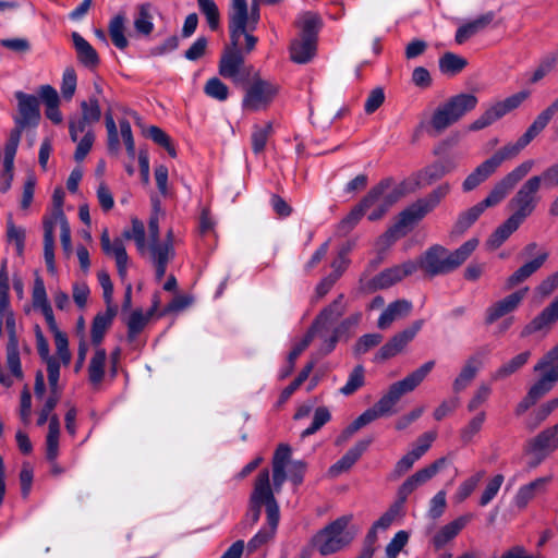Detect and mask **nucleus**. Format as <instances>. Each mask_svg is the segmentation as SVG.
I'll return each mask as SVG.
<instances>
[{
    "label": "nucleus",
    "instance_id": "ea45409f",
    "mask_svg": "<svg viewBox=\"0 0 558 558\" xmlns=\"http://www.w3.org/2000/svg\"><path fill=\"white\" fill-rule=\"evenodd\" d=\"M296 25L301 29L300 37L317 40V34L322 27V20L318 14L305 12L299 16Z\"/></svg>",
    "mask_w": 558,
    "mask_h": 558
},
{
    "label": "nucleus",
    "instance_id": "dca6fc26",
    "mask_svg": "<svg viewBox=\"0 0 558 558\" xmlns=\"http://www.w3.org/2000/svg\"><path fill=\"white\" fill-rule=\"evenodd\" d=\"M423 327V320H415L407 329L396 333L387 343H385L374 356V361L379 363L389 360L399 354L410 341L414 339L416 333Z\"/></svg>",
    "mask_w": 558,
    "mask_h": 558
},
{
    "label": "nucleus",
    "instance_id": "5fc2aeb1",
    "mask_svg": "<svg viewBox=\"0 0 558 558\" xmlns=\"http://www.w3.org/2000/svg\"><path fill=\"white\" fill-rule=\"evenodd\" d=\"M485 209L486 208L480 202L475 206L462 213L456 222L457 231L464 232L466 229H469L478 219Z\"/></svg>",
    "mask_w": 558,
    "mask_h": 558
},
{
    "label": "nucleus",
    "instance_id": "2f4dec72",
    "mask_svg": "<svg viewBox=\"0 0 558 558\" xmlns=\"http://www.w3.org/2000/svg\"><path fill=\"white\" fill-rule=\"evenodd\" d=\"M411 308L412 304L405 300H397L390 303L379 316L377 327L381 330L388 329L395 320L407 316Z\"/></svg>",
    "mask_w": 558,
    "mask_h": 558
},
{
    "label": "nucleus",
    "instance_id": "473e14b6",
    "mask_svg": "<svg viewBox=\"0 0 558 558\" xmlns=\"http://www.w3.org/2000/svg\"><path fill=\"white\" fill-rule=\"evenodd\" d=\"M72 40L78 61L87 68H96L99 64V57L93 46L77 32L72 33Z\"/></svg>",
    "mask_w": 558,
    "mask_h": 558
},
{
    "label": "nucleus",
    "instance_id": "603ef678",
    "mask_svg": "<svg viewBox=\"0 0 558 558\" xmlns=\"http://www.w3.org/2000/svg\"><path fill=\"white\" fill-rule=\"evenodd\" d=\"M504 482L505 477L502 474H496L490 477L480 496L478 505L481 507H486L489 502H492L500 490Z\"/></svg>",
    "mask_w": 558,
    "mask_h": 558
},
{
    "label": "nucleus",
    "instance_id": "37998d69",
    "mask_svg": "<svg viewBox=\"0 0 558 558\" xmlns=\"http://www.w3.org/2000/svg\"><path fill=\"white\" fill-rule=\"evenodd\" d=\"M135 31L144 36H149L154 31L151 4L141 3L137 5V14L133 22Z\"/></svg>",
    "mask_w": 558,
    "mask_h": 558
},
{
    "label": "nucleus",
    "instance_id": "4468645a",
    "mask_svg": "<svg viewBox=\"0 0 558 558\" xmlns=\"http://www.w3.org/2000/svg\"><path fill=\"white\" fill-rule=\"evenodd\" d=\"M174 235L173 230L169 229L166 233V238L159 242L153 243L149 247V260L155 267L156 280L161 281L166 275L168 264L174 258Z\"/></svg>",
    "mask_w": 558,
    "mask_h": 558
},
{
    "label": "nucleus",
    "instance_id": "3c124183",
    "mask_svg": "<svg viewBox=\"0 0 558 558\" xmlns=\"http://www.w3.org/2000/svg\"><path fill=\"white\" fill-rule=\"evenodd\" d=\"M107 360L106 350L102 348L96 349L89 365H88V374L89 379L94 383H100L104 374H105V365Z\"/></svg>",
    "mask_w": 558,
    "mask_h": 558
},
{
    "label": "nucleus",
    "instance_id": "09e8293b",
    "mask_svg": "<svg viewBox=\"0 0 558 558\" xmlns=\"http://www.w3.org/2000/svg\"><path fill=\"white\" fill-rule=\"evenodd\" d=\"M124 238L133 240L141 255H148V241L146 242V233L144 223L137 218L132 219V228L123 232Z\"/></svg>",
    "mask_w": 558,
    "mask_h": 558
},
{
    "label": "nucleus",
    "instance_id": "58836bf2",
    "mask_svg": "<svg viewBox=\"0 0 558 558\" xmlns=\"http://www.w3.org/2000/svg\"><path fill=\"white\" fill-rule=\"evenodd\" d=\"M125 22L124 13H119L110 20L108 26L112 44L120 50H124L129 46V40L125 37Z\"/></svg>",
    "mask_w": 558,
    "mask_h": 558
},
{
    "label": "nucleus",
    "instance_id": "aec40b11",
    "mask_svg": "<svg viewBox=\"0 0 558 558\" xmlns=\"http://www.w3.org/2000/svg\"><path fill=\"white\" fill-rule=\"evenodd\" d=\"M417 269V263L408 260L401 265L387 268L375 276L372 280L374 289H386L402 280L404 277L412 275Z\"/></svg>",
    "mask_w": 558,
    "mask_h": 558
},
{
    "label": "nucleus",
    "instance_id": "6e6552de",
    "mask_svg": "<svg viewBox=\"0 0 558 558\" xmlns=\"http://www.w3.org/2000/svg\"><path fill=\"white\" fill-rule=\"evenodd\" d=\"M251 81V84L245 90L242 100V107L245 110L258 111L265 109L276 97L278 87L270 81L260 77L259 72L254 69L251 74L242 83H234L235 85H244Z\"/></svg>",
    "mask_w": 558,
    "mask_h": 558
},
{
    "label": "nucleus",
    "instance_id": "5701e85b",
    "mask_svg": "<svg viewBox=\"0 0 558 558\" xmlns=\"http://www.w3.org/2000/svg\"><path fill=\"white\" fill-rule=\"evenodd\" d=\"M472 514H463L441 526L433 536L432 544L435 549H441L451 542L470 522Z\"/></svg>",
    "mask_w": 558,
    "mask_h": 558
},
{
    "label": "nucleus",
    "instance_id": "b1692460",
    "mask_svg": "<svg viewBox=\"0 0 558 558\" xmlns=\"http://www.w3.org/2000/svg\"><path fill=\"white\" fill-rule=\"evenodd\" d=\"M280 515H277L275 506L268 511V523L263 526L247 543L246 549L252 554L274 539L279 524Z\"/></svg>",
    "mask_w": 558,
    "mask_h": 558
},
{
    "label": "nucleus",
    "instance_id": "cd10ccee",
    "mask_svg": "<svg viewBox=\"0 0 558 558\" xmlns=\"http://www.w3.org/2000/svg\"><path fill=\"white\" fill-rule=\"evenodd\" d=\"M291 457V448L280 444L272 458V482L276 492H279L287 478L286 466Z\"/></svg>",
    "mask_w": 558,
    "mask_h": 558
},
{
    "label": "nucleus",
    "instance_id": "72a5a7b5",
    "mask_svg": "<svg viewBox=\"0 0 558 558\" xmlns=\"http://www.w3.org/2000/svg\"><path fill=\"white\" fill-rule=\"evenodd\" d=\"M317 40L299 37L291 43L290 56L295 63H307L315 56Z\"/></svg>",
    "mask_w": 558,
    "mask_h": 558
},
{
    "label": "nucleus",
    "instance_id": "7ed1b4c3",
    "mask_svg": "<svg viewBox=\"0 0 558 558\" xmlns=\"http://www.w3.org/2000/svg\"><path fill=\"white\" fill-rule=\"evenodd\" d=\"M477 245V239L468 240L453 252L441 245H433L423 254L417 267L432 277L451 272L469 258Z\"/></svg>",
    "mask_w": 558,
    "mask_h": 558
},
{
    "label": "nucleus",
    "instance_id": "69168bd1",
    "mask_svg": "<svg viewBox=\"0 0 558 558\" xmlns=\"http://www.w3.org/2000/svg\"><path fill=\"white\" fill-rule=\"evenodd\" d=\"M403 510H404V507L398 502V501H395L390 507L389 509L381 514V517L374 522V526L375 529H378V530H386L388 529L392 522L401 517L403 514Z\"/></svg>",
    "mask_w": 558,
    "mask_h": 558
},
{
    "label": "nucleus",
    "instance_id": "4c0bfd02",
    "mask_svg": "<svg viewBox=\"0 0 558 558\" xmlns=\"http://www.w3.org/2000/svg\"><path fill=\"white\" fill-rule=\"evenodd\" d=\"M61 386H35V396L43 402L41 410L51 414L61 398Z\"/></svg>",
    "mask_w": 558,
    "mask_h": 558
},
{
    "label": "nucleus",
    "instance_id": "a211bd4d",
    "mask_svg": "<svg viewBox=\"0 0 558 558\" xmlns=\"http://www.w3.org/2000/svg\"><path fill=\"white\" fill-rule=\"evenodd\" d=\"M558 448V424L541 432L536 437L531 439L527 450L532 453L536 461L533 466L541 463L549 453Z\"/></svg>",
    "mask_w": 558,
    "mask_h": 558
},
{
    "label": "nucleus",
    "instance_id": "a18cd8bd",
    "mask_svg": "<svg viewBox=\"0 0 558 558\" xmlns=\"http://www.w3.org/2000/svg\"><path fill=\"white\" fill-rule=\"evenodd\" d=\"M485 474L484 470H480L461 482L453 495L454 502L461 504L466 500L477 488L478 484L485 477Z\"/></svg>",
    "mask_w": 558,
    "mask_h": 558
},
{
    "label": "nucleus",
    "instance_id": "bf43d9fd",
    "mask_svg": "<svg viewBox=\"0 0 558 558\" xmlns=\"http://www.w3.org/2000/svg\"><path fill=\"white\" fill-rule=\"evenodd\" d=\"M23 131L13 128L9 134L8 141L4 146V159L7 168L14 163V158L21 142Z\"/></svg>",
    "mask_w": 558,
    "mask_h": 558
},
{
    "label": "nucleus",
    "instance_id": "9b49d317",
    "mask_svg": "<svg viewBox=\"0 0 558 558\" xmlns=\"http://www.w3.org/2000/svg\"><path fill=\"white\" fill-rule=\"evenodd\" d=\"M94 123L81 116L70 118L69 134L73 142L77 143L74 159L83 161L90 151L95 142V133L93 131Z\"/></svg>",
    "mask_w": 558,
    "mask_h": 558
},
{
    "label": "nucleus",
    "instance_id": "f8f14e48",
    "mask_svg": "<svg viewBox=\"0 0 558 558\" xmlns=\"http://www.w3.org/2000/svg\"><path fill=\"white\" fill-rule=\"evenodd\" d=\"M17 113L13 117L14 128L21 131L36 128L40 121L39 100L36 96L24 92H15Z\"/></svg>",
    "mask_w": 558,
    "mask_h": 558
},
{
    "label": "nucleus",
    "instance_id": "20e7f679",
    "mask_svg": "<svg viewBox=\"0 0 558 558\" xmlns=\"http://www.w3.org/2000/svg\"><path fill=\"white\" fill-rule=\"evenodd\" d=\"M407 192L405 183L392 187L391 179H384L361 201L368 220L381 219L389 208Z\"/></svg>",
    "mask_w": 558,
    "mask_h": 558
},
{
    "label": "nucleus",
    "instance_id": "c9c22d12",
    "mask_svg": "<svg viewBox=\"0 0 558 558\" xmlns=\"http://www.w3.org/2000/svg\"><path fill=\"white\" fill-rule=\"evenodd\" d=\"M521 221L510 216L502 225H500L488 238L486 244L490 250L500 247L508 238L519 229Z\"/></svg>",
    "mask_w": 558,
    "mask_h": 558
},
{
    "label": "nucleus",
    "instance_id": "338daca9",
    "mask_svg": "<svg viewBox=\"0 0 558 558\" xmlns=\"http://www.w3.org/2000/svg\"><path fill=\"white\" fill-rule=\"evenodd\" d=\"M77 76L73 68H66L62 74L61 94L64 99L71 100L76 92Z\"/></svg>",
    "mask_w": 558,
    "mask_h": 558
},
{
    "label": "nucleus",
    "instance_id": "864d4df0",
    "mask_svg": "<svg viewBox=\"0 0 558 558\" xmlns=\"http://www.w3.org/2000/svg\"><path fill=\"white\" fill-rule=\"evenodd\" d=\"M198 9L205 15L208 26L216 31L220 24V14L214 0H197Z\"/></svg>",
    "mask_w": 558,
    "mask_h": 558
},
{
    "label": "nucleus",
    "instance_id": "1a4fd4ad",
    "mask_svg": "<svg viewBox=\"0 0 558 558\" xmlns=\"http://www.w3.org/2000/svg\"><path fill=\"white\" fill-rule=\"evenodd\" d=\"M541 189V177L534 175L527 179L510 199L509 206L513 209L511 215L523 222L535 210Z\"/></svg>",
    "mask_w": 558,
    "mask_h": 558
},
{
    "label": "nucleus",
    "instance_id": "680f3d73",
    "mask_svg": "<svg viewBox=\"0 0 558 558\" xmlns=\"http://www.w3.org/2000/svg\"><path fill=\"white\" fill-rule=\"evenodd\" d=\"M512 189L501 179L494 185L489 194L484 198L481 204L485 207H493L498 205Z\"/></svg>",
    "mask_w": 558,
    "mask_h": 558
},
{
    "label": "nucleus",
    "instance_id": "f3484780",
    "mask_svg": "<svg viewBox=\"0 0 558 558\" xmlns=\"http://www.w3.org/2000/svg\"><path fill=\"white\" fill-rule=\"evenodd\" d=\"M414 387L415 386H392L391 389L378 400V402L363 413L369 417L371 423L379 417L390 416L397 413L398 410L396 407L398 402L402 396L411 392Z\"/></svg>",
    "mask_w": 558,
    "mask_h": 558
},
{
    "label": "nucleus",
    "instance_id": "39448f33",
    "mask_svg": "<svg viewBox=\"0 0 558 558\" xmlns=\"http://www.w3.org/2000/svg\"><path fill=\"white\" fill-rule=\"evenodd\" d=\"M262 506L266 507V521L268 522V511L275 506L277 515H280L279 506L274 496L269 481V471L264 469L256 477L254 489L250 497V508L245 514L243 524L253 526L260 518Z\"/></svg>",
    "mask_w": 558,
    "mask_h": 558
},
{
    "label": "nucleus",
    "instance_id": "c03bdc74",
    "mask_svg": "<svg viewBox=\"0 0 558 558\" xmlns=\"http://www.w3.org/2000/svg\"><path fill=\"white\" fill-rule=\"evenodd\" d=\"M343 300L344 295L340 294L329 306L324 308L313 324L314 328L318 329L319 326H324L325 324L333 322L342 316L345 311Z\"/></svg>",
    "mask_w": 558,
    "mask_h": 558
},
{
    "label": "nucleus",
    "instance_id": "c756f323",
    "mask_svg": "<svg viewBox=\"0 0 558 558\" xmlns=\"http://www.w3.org/2000/svg\"><path fill=\"white\" fill-rule=\"evenodd\" d=\"M494 17L495 14L493 12H487L464 23L457 29L454 37L456 43L459 45L464 44L468 39L484 31L493 22Z\"/></svg>",
    "mask_w": 558,
    "mask_h": 558
},
{
    "label": "nucleus",
    "instance_id": "ddd939ff",
    "mask_svg": "<svg viewBox=\"0 0 558 558\" xmlns=\"http://www.w3.org/2000/svg\"><path fill=\"white\" fill-rule=\"evenodd\" d=\"M537 248L538 245L535 242L529 243L523 248L522 254L524 256H532L534 253H536V256L534 259L523 264L511 276L508 277L506 281L507 289H512L513 287L524 282L545 264L549 254L545 250L537 251Z\"/></svg>",
    "mask_w": 558,
    "mask_h": 558
},
{
    "label": "nucleus",
    "instance_id": "49530a36",
    "mask_svg": "<svg viewBox=\"0 0 558 558\" xmlns=\"http://www.w3.org/2000/svg\"><path fill=\"white\" fill-rule=\"evenodd\" d=\"M531 356L530 351H524L502 364L494 374L495 380H506L510 375L518 372Z\"/></svg>",
    "mask_w": 558,
    "mask_h": 558
},
{
    "label": "nucleus",
    "instance_id": "79ce46f5",
    "mask_svg": "<svg viewBox=\"0 0 558 558\" xmlns=\"http://www.w3.org/2000/svg\"><path fill=\"white\" fill-rule=\"evenodd\" d=\"M113 316L114 312L111 308H108L106 313H99L95 316L90 330L92 343L94 345L98 347L101 343L106 331L112 323Z\"/></svg>",
    "mask_w": 558,
    "mask_h": 558
},
{
    "label": "nucleus",
    "instance_id": "e433bc0d",
    "mask_svg": "<svg viewBox=\"0 0 558 558\" xmlns=\"http://www.w3.org/2000/svg\"><path fill=\"white\" fill-rule=\"evenodd\" d=\"M496 166L488 158L480 166L475 168V170L470 173L465 180L463 181L462 189L464 192H470L477 187L482 182H484L490 174L496 171Z\"/></svg>",
    "mask_w": 558,
    "mask_h": 558
},
{
    "label": "nucleus",
    "instance_id": "0eeeda50",
    "mask_svg": "<svg viewBox=\"0 0 558 558\" xmlns=\"http://www.w3.org/2000/svg\"><path fill=\"white\" fill-rule=\"evenodd\" d=\"M477 102V97L472 94L456 95L437 108L430 124L437 132H441L460 120L466 112L473 110Z\"/></svg>",
    "mask_w": 558,
    "mask_h": 558
},
{
    "label": "nucleus",
    "instance_id": "6e6d98bb",
    "mask_svg": "<svg viewBox=\"0 0 558 558\" xmlns=\"http://www.w3.org/2000/svg\"><path fill=\"white\" fill-rule=\"evenodd\" d=\"M81 117L92 121L93 123H97L101 119V108L99 105V99L96 96H90L87 100H82L80 102Z\"/></svg>",
    "mask_w": 558,
    "mask_h": 558
},
{
    "label": "nucleus",
    "instance_id": "8fccbe9b",
    "mask_svg": "<svg viewBox=\"0 0 558 558\" xmlns=\"http://www.w3.org/2000/svg\"><path fill=\"white\" fill-rule=\"evenodd\" d=\"M466 59L453 52H446L439 59V70L444 74H458L466 66Z\"/></svg>",
    "mask_w": 558,
    "mask_h": 558
},
{
    "label": "nucleus",
    "instance_id": "774afa93",
    "mask_svg": "<svg viewBox=\"0 0 558 558\" xmlns=\"http://www.w3.org/2000/svg\"><path fill=\"white\" fill-rule=\"evenodd\" d=\"M146 135L151 138L156 144L162 146L171 157L177 156L174 146L170 137L158 126L151 125L146 130Z\"/></svg>",
    "mask_w": 558,
    "mask_h": 558
},
{
    "label": "nucleus",
    "instance_id": "bb28decb",
    "mask_svg": "<svg viewBox=\"0 0 558 558\" xmlns=\"http://www.w3.org/2000/svg\"><path fill=\"white\" fill-rule=\"evenodd\" d=\"M372 439H363L357 441L347 453L332 464L329 469L331 476H338L342 472L348 471L351 466L361 458V456L367 450Z\"/></svg>",
    "mask_w": 558,
    "mask_h": 558
},
{
    "label": "nucleus",
    "instance_id": "6ab92c4d",
    "mask_svg": "<svg viewBox=\"0 0 558 558\" xmlns=\"http://www.w3.org/2000/svg\"><path fill=\"white\" fill-rule=\"evenodd\" d=\"M527 291L529 288L525 287L493 303L486 310L485 323L487 325H490L498 320L499 318L515 311L520 303L522 302V300L525 298Z\"/></svg>",
    "mask_w": 558,
    "mask_h": 558
},
{
    "label": "nucleus",
    "instance_id": "a878e982",
    "mask_svg": "<svg viewBox=\"0 0 558 558\" xmlns=\"http://www.w3.org/2000/svg\"><path fill=\"white\" fill-rule=\"evenodd\" d=\"M539 375L538 384H551L558 381V344L549 350L534 366Z\"/></svg>",
    "mask_w": 558,
    "mask_h": 558
},
{
    "label": "nucleus",
    "instance_id": "a19ab883",
    "mask_svg": "<svg viewBox=\"0 0 558 558\" xmlns=\"http://www.w3.org/2000/svg\"><path fill=\"white\" fill-rule=\"evenodd\" d=\"M532 141L523 134L515 143H510L500 148L489 159L498 168L506 159L514 158L520 151L525 148Z\"/></svg>",
    "mask_w": 558,
    "mask_h": 558
},
{
    "label": "nucleus",
    "instance_id": "f257e3e1",
    "mask_svg": "<svg viewBox=\"0 0 558 558\" xmlns=\"http://www.w3.org/2000/svg\"><path fill=\"white\" fill-rule=\"evenodd\" d=\"M259 4L252 0L248 11L246 0H231L228 13L230 46L226 47L219 60V74L232 81L242 83L251 74L253 65L246 64L244 53H251L258 41L252 34L259 21Z\"/></svg>",
    "mask_w": 558,
    "mask_h": 558
},
{
    "label": "nucleus",
    "instance_id": "4d7b16f0",
    "mask_svg": "<svg viewBox=\"0 0 558 558\" xmlns=\"http://www.w3.org/2000/svg\"><path fill=\"white\" fill-rule=\"evenodd\" d=\"M205 94L218 101H225L229 97L228 86L218 77L209 78L204 86Z\"/></svg>",
    "mask_w": 558,
    "mask_h": 558
},
{
    "label": "nucleus",
    "instance_id": "412c9836",
    "mask_svg": "<svg viewBox=\"0 0 558 558\" xmlns=\"http://www.w3.org/2000/svg\"><path fill=\"white\" fill-rule=\"evenodd\" d=\"M100 244L105 254L114 256L118 274L122 279H124L128 274L129 256L123 241L117 238L111 242L108 230L104 229L100 236Z\"/></svg>",
    "mask_w": 558,
    "mask_h": 558
},
{
    "label": "nucleus",
    "instance_id": "052dcab7",
    "mask_svg": "<svg viewBox=\"0 0 558 558\" xmlns=\"http://www.w3.org/2000/svg\"><path fill=\"white\" fill-rule=\"evenodd\" d=\"M558 62V52L548 54L544 57L536 69L534 70L532 76L530 77V83L535 84L549 74L556 66Z\"/></svg>",
    "mask_w": 558,
    "mask_h": 558
},
{
    "label": "nucleus",
    "instance_id": "de8ad7c7",
    "mask_svg": "<svg viewBox=\"0 0 558 558\" xmlns=\"http://www.w3.org/2000/svg\"><path fill=\"white\" fill-rule=\"evenodd\" d=\"M9 340L7 344L8 353V366L10 372L16 380H21L23 377L22 367L19 356V340L16 333L8 335Z\"/></svg>",
    "mask_w": 558,
    "mask_h": 558
},
{
    "label": "nucleus",
    "instance_id": "e2e57ef3",
    "mask_svg": "<svg viewBox=\"0 0 558 558\" xmlns=\"http://www.w3.org/2000/svg\"><path fill=\"white\" fill-rule=\"evenodd\" d=\"M105 123L108 134L107 145L108 149L112 154H118L120 149V140H119V133L118 128L116 124V121L113 119L112 112L108 110L105 114Z\"/></svg>",
    "mask_w": 558,
    "mask_h": 558
},
{
    "label": "nucleus",
    "instance_id": "13d9d810",
    "mask_svg": "<svg viewBox=\"0 0 558 558\" xmlns=\"http://www.w3.org/2000/svg\"><path fill=\"white\" fill-rule=\"evenodd\" d=\"M64 222H68L66 217L63 210H52V213L44 218V239H48L50 235L51 240H54V229L57 226H60V232L62 231V226Z\"/></svg>",
    "mask_w": 558,
    "mask_h": 558
},
{
    "label": "nucleus",
    "instance_id": "c85d7f7f",
    "mask_svg": "<svg viewBox=\"0 0 558 558\" xmlns=\"http://www.w3.org/2000/svg\"><path fill=\"white\" fill-rule=\"evenodd\" d=\"M39 97L46 106V117L54 124L63 121V116L59 109L60 98L58 92L51 85H41L39 87Z\"/></svg>",
    "mask_w": 558,
    "mask_h": 558
},
{
    "label": "nucleus",
    "instance_id": "393cba45",
    "mask_svg": "<svg viewBox=\"0 0 558 558\" xmlns=\"http://www.w3.org/2000/svg\"><path fill=\"white\" fill-rule=\"evenodd\" d=\"M490 350L482 348L466 359L454 384H465L475 379L477 373L483 368L488 359Z\"/></svg>",
    "mask_w": 558,
    "mask_h": 558
},
{
    "label": "nucleus",
    "instance_id": "9d476101",
    "mask_svg": "<svg viewBox=\"0 0 558 558\" xmlns=\"http://www.w3.org/2000/svg\"><path fill=\"white\" fill-rule=\"evenodd\" d=\"M529 96V92L521 90L517 94L507 97L501 101L494 104L483 114H481L476 120H474L470 124L469 129L471 131H478L489 126L490 124L506 116L511 110L518 108Z\"/></svg>",
    "mask_w": 558,
    "mask_h": 558
},
{
    "label": "nucleus",
    "instance_id": "4be33fe9",
    "mask_svg": "<svg viewBox=\"0 0 558 558\" xmlns=\"http://www.w3.org/2000/svg\"><path fill=\"white\" fill-rule=\"evenodd\" d=\"M551 481L553 475H547L522 485L513 498L514 505L520 509L525 508L537 495L544 494L547 490V486Z\"/></svg>",
    "mask_w": 558,
    "mask_h": 558
},
{
    "label": "nucleus",
    "instance_id": "7c9ffc66",
    "mask_svg": "<svg viewBox=\"0 0 558 558\" xmlns=\"http://www.w3.org/2000/svg\"><path fill=\"white\" fill-rule=\"evenodd\" d=\"M558 320V298L534 317L522 330V336H530Z\"/></svg>",
    "mask_w": 558,
    "mask_h": 558
},
{
    "label": "nucleus",
    "instance_id": "f03ea898",
    "mask_svg": "<svg viewBox=\"0 0 558 558\" xmlns=\"http://www.w3.org/2000/svg\"><path fill=\"white\" fill-rule=\"evenodd\" d=\"M451 186L449 183H442L425 197L418 198L416 202L412 203L400 213L398 221L380 236V241L390 245L398 239L404 236L412 226L421 221L440 204L449 194Z\"/></svg>",
    "mask_w": 558,
    "mask_h": 558
},
{
    "label": "nucleus",
    "instance_id": "2eb2a0df",
    "mask_svg": "<svg viewBox=\"0 0 558 558\" xmlns=\"http://www.w3.org/2000/svg\"><path fill=\"white\" fill-rule=\"evenodd\" d=\"M445 464L446 458H439L428 466L423 468L409 476L398 488V499L396 501L400 502L404 507L408 497L420 486L433 478L445 466Z\"/></svg>",
    "mask_w": 558,
    "mask_h": 558
},
{
    "label": "nucleus",
    "instance_id": "423d86ee",
    "mask_svg": "<svg viewBox=\"0 0 558 558\" xmlns=\"http://www.w3.org/2000/svg\"><path fill=\"white\" fill-rule=\"evenodd\" d=\"M350 517L343 515L325 526L312 538V545L320 555L328 556L350 544L352 536L347 531Z\"/></svg>",
    "mask_w": 558,
    "mask_h": 558
},
{
    "label": "nucleus",
    "instance_id": "f704fd0d",
    "mask_svg": "<svg viewBox=\"0 0 558 558\" xmlns=\"http://www.w3.org/2000/svg\"><path fill=\"white\" fill-rule=\"evenodd\" d=\"M316 330L317 329L312 326V328L304 335V337L293 344L291 351L288 354L287 365L280 372V380L286 379L287 376L291 373L296 359L307 349L314 339Z\"/></svg>",
    "mask_w": 558,
    "mask_h": 558
},
{
    "label": "nucleus",
    "instance_id": "0e129e2a",
    "mask_svg": "<svg viewBox=\"0 0 558 558\" xmlns=\"http://www.w3.org/2000/svg\"><path fill=\"white\" fill-rule=\"evenodd\" d=\"M535 162L532 159L525 160L510 171L502 180L513 189L518 182L525 178L533 169Z\"/></svg>",
    "mask_w": 558,
    "mask_h": 558
}]
</instances>
